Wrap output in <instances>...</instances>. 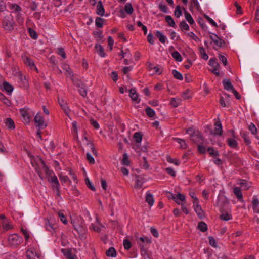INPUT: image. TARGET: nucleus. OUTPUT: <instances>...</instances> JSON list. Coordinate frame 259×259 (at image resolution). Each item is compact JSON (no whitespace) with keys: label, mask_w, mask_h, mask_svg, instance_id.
<instances>
[{"label":"nucleus","mask_w":259,"mask_h":259,"mask_svg":"<svg viewBox=\"0 0 259 259\" xmlns=\"http://www.w3.org/2000/svg\"><path fill=\"white\" fill-rule=\"evenodd\" d=\"M22 237L17 234H11L8 237V241L9 244L13 247H17L23 242Z\"/></svg>","instance_id":"obj_1"},{"label":"nucleus","mask_w":259,"mask_h":259,"mask_svg":"<svg viewBox=\"0 0 259 259\" xmlns=\"http://www.w3.org/2000/svg\"><path fill=\"white\" fill-rule=\"evenodd\" d=\"M15 22L13 19L9 16L4 17L2 21L3 27L6 30L11 31L14 29V25Z\"/></svg>","instance_id":"obj_2"},{"label":"nucleus","mask_w":259,"mask_h":259,"mask_svg":"<svg viewBox=\"0 0 259 259\" xmlns=\"http://www.w3.org/2000/svg\"><path fill=\"white\" fill-rule=\"evenodd\" d=\"M209 65L213 68L210 71L219 76L220 75V72H219L220 64L216 61V59L215 58H211L209 61Z\"/></svg>","instance_id":"obj_3"},{"label":"nucleus","mask_w":259,"mask_h":259,"mask_svg":"<svg viewBox=\"0 0 259 259\" xmlns=\"http://www.w3.org/2000/svg\"><path fill=\"white\" fill-rule=\"evenodd\" d=\"M48 181L52 183L53 189L56 191L57 195H60V184L57 177L55 175L51 176L48 179Z\"/></svg>","instance_id":"obj_4"},{"label":"nucleus","mask_w":259,"mask_h":259,"mask_svg":"<svg viewBox=\"0 0 259 259\" xmlns=\"http://www.w3.org/2000/svg\"><path fill=\"white\" fill-rule=\"evenodd\" d=\"M22 58L23 59L24 64L29 67L31 70H36L38 72L37 68H36L33 60L31 59L29 57L26 55H22Z\"/></svg>","instance_id":"obj_5"},{"label":"nucleus","mask_w":259,"mask_h":259,"mask_svg":"<svg viewBox=\"0 0 259 259\" xmlns=\"http://www.w3.org/2000/svg\"><path fill=\"white\" fill-rule=\"evenodd\" d=\"M210 38L217 46L220 48L222 47L225 44V42L223 39L220 38L214 33H210Z\"/></svg>","instance_id":"obj_6"},{"label":"nucleus","mask_w":259,"mask_h":259,"mask_svg":"<svg viewBox=\"0 0 259 259\" xmlns=\"http://www.w3.org/2000/svg\"><path fill=\"white\" fill-rule=\"evenodd\" d=\"M34 121L36 126L39 127V128H44L47 126L43 117L39 113L35 115Z\"/></svg>","instance_id":"obj_7"},{"label":"nucleus","mask_w":259,"mask_h":259,"mask_svg":"<svg viewBox=\"0 0 259 259\" xmlns=\"http://www.w3.org/2000/svg\"><path fill=\"white\" fill-rule=\"evenodd\" d=\"M215 128L214 132L212 133L213 135H218L221 136L223 134V127L220 120L218 119V120L215 121L214 124Z\"/></svg>","instance_id":"obj_8"},{"label":"nucleus","mask_w":259,"mask_h":259,"mask_svg":"<svg viewBox=\"0 0 259 259\" xmlns=\"http://www.w3.org/2000/svg\"><path fill=\"white\" fill-rule=\"evenodd\" d=\"M191 140L195 143H202L203 141V137L202 134L197 132H194L191 135Z\"/></svg>","instance_id":"obj_9"},{"label":"nucleus","mask_w":259,"mask_h":259,"mask_svg":"<svg viewBox=\"0 0 259 259\" xmlns=\"http://www.w3.org/2000/svg\"><path fill=\"white\" fill-rule=\"evenodd\" d=\"M26 257L27 259H40L39 254L32 249H28L26 251Z\"/></svg>","instance_id":"obj_10"},{"label":"nucleus","mask_w":259,"mask_h":259,"mask_svg":"<svg viewBox=\"0 0 259 259\" xmlns=\"http://www.w3.org/2000/svg\"><path fill=\"white\" fill-rule=\"evenodd\" d=\"M144 183V178L139 175H136L135 180V184L134 187L135 189H140L142 188L143 184Z\"/></svg>","instance_id":"obj_11"},{"label":"nucleus","mask_w":259,"mask_h":259,"mask_svg":"<svg viewBox=\"0 0 259 259\" xmlns=\"http://www.w3.org/2000/svg\"><path fill=\"white\" fill-rule=\"evenodd\" d=\"M194 210L199 218L202 219L204 217V212L201 206L198 204V202H193Z\"/></svg>","instance_id":"obj_12"},{"label":"nucleus","mask_w":259,"mask_h":259,"mask_svg":"<svg viewBox=\"0 0 259 259\" xmlns=\"http://www.w3.org/2000/svg\"><path fill=\"white\" fill-rule=\"evenodd\" d=\"M71 223L73 225L74 229L78 233H84L85 230L82 225L80 224L78 222H75V221H72Z\"/></svg>","instance_id":"obj_13"},{"label":"nucleus","mask_w":259,"mask_h":259,"mask_svg":"<svg viewBox=\"0 0 259 259\" xmlns=\"http://www.w3.org/2000/svg\"><path fill=\"white\" fill-rule=\"evenodd\" d=\"M58 103L62 109L64 110L65 113L68 115L70 110L66 102L62 99H58Z\"/></svg>","instance_id":"obj_14"},{"label":"nucleus","mask_w":259,"mask_h":259,"mask_svg":"<svg viewBox=\"0 0 259 259\" xmlns=\"http://www.w3.org/2000/svg\"><path fill=\"white\" fill-rule=\"evenodd\" d=\"M18 79L21 85L25 88H27L29 86L28 81L26 79L25 76L22 74L20 73L18 74Z\"/></svg>","instance_id":"obj_15"},{"label":"nucleus","mask_w":259,"mask_h":259,"mask_svg":"<svg viewBox=\"0 0 259 259\" xmlns=\"http://www.w3.org/2000/svg\"><path fill=\"white\" fill-rule=\"evenodd\" d=\"M130 96L133 101L139 103L140 100L139 99V96L135 89H132L129 91Z\"/></svg>","instance_id":"obj_16"},{"label":"nucleus","mask_w":259,"mask_h":259,"mask_svg":"<svg viewBox=\"0 0 259 259\" xmlns=\"http://www.w3.org/2000/svg\"><path fill=\"white\" fill-rule=\"evenodd\" d=\"M97 14L103 16L104 15L105 13V9L104 8V6L102 4V2L101 1H99L98 3L97 6V10H96Z\"/></svg>","instance_id":"obj_17"},{"label":"nucleus","mask_w":259,"mask_h":259,"mask_svg":"<svg viewBox=\"0 0 259 259\" xmlns=\"http://www.w3.org/2000/svg\"><path fill=\"white\" fill-rule=\"evenodd\" d=\"M248 134V133L246 131H240V136L243 139L245 143L247 145H249L251 143Z\"/></svg>","instance_id":"obj_18"},{"label":"nucleus","mask_w":259,"mask_h":259,"mask_svg":"<svg viewBox=\"0 0 259 259\" xmlns=\"http://www.w3.org/2000/svg\"><path fill=\"white\" fill-rule=\"evenodd\" d=\"M222 83L224 89L226 90L232 91L234 88L228 79H224L222 81Z\"/></svg>","instance_id":"obj_19"},{"label":"nucleus","mask_w":259,"mask_h":259,"mask_svg":"<svg viewBox=\"0 0 259 259\" xmlns=\"http://www.w3.org/2000/svg\"><path fill=\"white\" fill-rule=\"evenodd\" d=\"M6 126L9 130H13L15 128V125L14 121L11 118H7L5 121Z\"/></svg>","instance_id":"obj_20"},{"label":"nucleus","mask_w":259,"mask_h":259,"mask_svg":"<svg viewBox=\"0 0 259 259\" xmlns=\"http://www.w3.org/2000/svg\"><path fill=\"white\" fill-rule=\"evenodd\" d=\"M234 193L236 196L238 200L240 202H244L243 196L241 190L239 187H235L234 189Z\"/></svg>","instance_id":"obj_21"},{"label":"nucleus","mask_w":259,"mask_h":259,"mask_svg":"<svg viewBox=\"0 0 259 259\" xmlns=\"http://www.w3.org/2000/svg\"><path fill=\"white\" fill-rule=\"evenodd\" d=\"M20 112L22 116L26 121H29L30 116L29 115L28 109L25 108L21 109L20 110Z\"/></svg>","instance_id":"obj_22"},{"label":"nucleus","mask_w":259,"mask_h":259,"mask_svg":"<svg viewBox=\"0 0 259 259\" xmlns=\"http://www.w3.org/2000/svg\"><path fill=\"white\" fill-rule=\"evenodd\" d=\"M3 89L9 94H11L14 90L13 87L7 81L3 82Z\"/></svg>","instance_id":"obj_23"},{"label":"nucleus","mask_w":259,"mask_h":259,"mask_svg":"<svg viewBox=\"0 0 259 259\" xmlns=\"http://www.w3.org/2000/svg\"><path fill=\"white\" fill-rule=\"evenodd\" d=\"M183 10L184 11V15L187 21L189 23L190 25H193L194 24V20H193L191 14L187 11L185 8H183Z\"/></svg>","instance_id":"obj_24"},{"label":"nucleus","mask_w":259,"mask_h":259,"mask_svg":"<svg viewBox=\"0 0 259 259\" xmlns=\"http://www.w3.org/2000/svg\"><path fill=\"white\" fill-rule=\"evenodd\" d=\"M95 48L96 51H97L98 54L101 57H104L105 56L104 49L101 45H100L99 44H97L95 45Z\"/></svg>","instance_id":"obj_25"},{"label":"nucleus","mask_w":259,"mask_h":259,"mask_svg":"<svg viewBox=\"0 0 259 259\" xmlns=\"http://www.w3.org/2000/svg\"><path fill=\"white\" fill-rule=\"evenodd\" d=\"M106 254L109 257H116L117 255L116 250L114 247H111L106 251Z\"/></svg>","instance_id":"obj_26"},{"label":"nucleus","mask_w":259,"mask_h":259,"mask_svg":"<svg viewBox=\"0 0 259 259\" xmlns=\"http://www.w3.org/2000/svg\"><path fill=\"white\" fill-rule=\"evenodd\" d=\"M61 252L66 256L67 259H74L71 251L69 249H62Z\"/></svg>","instance_id":"obj_27"},{"label":"nucleus","mask_w":259,"mask_h":259,"mask_svg":"<svg viewBox=\"0 0 259 259\" xmlns=\"http://www.w3.org/2000/svg\"><path fill=\"white\" fill-rule=\"evenodd\" d=\"M155 35L161 43L164 44L165 42L166 38L160 31L157 30L155 32Z\"/></svg>","instance_id":"obj_28"},{"label":"nucleus","mask_w":259,"mask_h":259,"mask_svg":"<svg viewBox=\"0 0 259 259\" xmlns=\"http://www.w3.org/2000/svg\"><path fill=\"white\" fill-rule=\"evenodd\" d=\"M103 32L102 30L96 31L93 32V35L96 39L97 41H100L103 38V35L102 34Z\"/></svg>","instance_id":"obj_29"},{"label":"nucleus","mask_w":259,"mask_h":259,"mask_svg":"<svg viewBox=\"0 0 259 259\" xmlns=\"http://www.w3.org/2000/svg\"><path fill=\"white\" fill-rule=\"evenodd\" d=\"M165 19V21L167 23V24H168V25L169 26L172 27H176L175 22L171 16H169V15L166 16Z\"/></svg>","instance_id":"obj_30"},{"label":"nucleus","mask_w":259,"mask_h":259,"mask_svg":"<svg viewBox=\"0 0 259 259\" xmlns=\"http://www.w3.org/2000/svg\"><path fill=\"white\" fill-rule=\"evenodd\" d=\"M73 77V75L72 74L71 79L72 81V83H73V85H74L78 88L81 87V86H83L84 84L83 83V82H82L81 80H80L77 78H74Z\"/></svg>","instance_id":"obj_31"},{"label":"nucleus","mask_w":259,"mask_h":259,"mask_svg":"<svg viewBox=\"0 0 259 259\" xmlns=\"http://www.w3.org/2000/svg\"><path fill=\"white\" fill-rule=\"evenodd\" d=\"M198 229L202 232H205L207 230V225L204 222L198 223Z\"/></svg>","instance_id":"obj_32"},{"label":"nucleus","mask_w":259,"mask_h":259,"mask_svg":"<svg viewBox=\"0 0 259 259\" xmlns=\"http://www.w3.org/2000/svg\"><path fill=\"white\" fill-rule=\"evenodd\" d=\"M228 145L232 148H235L238 146V143L236 140L232 138H228L227 139Z\"/></svg>","instance_id":"obj_33"},{"label":"nucleus","mask_w":259,"mask_h":259,"mask_svg":"<svg viewBox=\"0 0 259 259\" xmlns=\"http://www.w3.org/2000/svg\"><path fill=\"white\" fill-rule=\"evenodd\" d=\"M146 201L148 203L150 206L153 205L154 200L153 195L150 193H147L146 196Z\"/></svg>","instance_id":"obj_34"},{"label":"nucleus","mask_w":259,"mask_h":259,"mask_svg":"<svg viewBox=\"0 0 259 259\" xmlns=\"http://www.w3.org/2000/svg\"><path fill=\"white\" fill-rule=\"evenodd\" d=\"M145 112L147 116L150 118L153 117L155 115L154 110L150 107L146 108Z\"/></svg>","instance_id":"obj_35"},{"label":"nucleus","mask_w":259,"mask_h":259,"mask_svg":"<svg viewBox=\"0 0 259 259\" xmlns=\"http://www.w3.org/2000/svg\"><path fill=\"white\" fill-rule=\"evenodd\" d=\"M207 151L211 156L217 157L220 155L219 151L214 150L213 147L208 148Z\"/></svg>","instance_id":"obj_36"},{"label":"nucleus","mask_w":259,"mask_h":259,"mask_svg":"<svg viewBox=\"0 0 259 259\" xmlns=\"http://www.w3.org/2000/svg\"><path fill=\"white\" fill-rule=\"evenodd\" d=\"M105 20L101 17H97L95 20V24L98 28H102Z\"/></svg>","instance_id":"obj_37"},{"label":"nucleus","mask_w":259,"mask_h":259,"mask_svg":"<svg viewBox=\"0 0 259 259\" xmlns=\"http://www.w3.org/2000/svg\"><path fill=\"white\" fill-rule=\"evenodd\" d=\"M238 184L240 185L241 187L244 190H247L249 187V186H248L247 184V181L245 180L239 179Z\"/></svg>","instance_id":"obj_38"},{"label":"nucleus","mask_w":259,"mask_h":259,"mask_svg":"<svg viewBox=\"0 0 259 259\" xmlns=\"http://www.w3.org/2000/svg\"><path fill=\"white\" fill-rule=\"evenodd\" d=\"M171 56L175 59L176 61L181 62L182 61V57L180 54L177 51L172 53Z\"/></svg>","instance_id":"obj_39"},{"label":"nucleus","mask_w":259,"mask_h":259,"mask_svg":"<svg viewBox=\"0 0 259 259\" xmlns=\"http://www.w3.org/2000/svg\"><path fill=\"white\" fill-rule=\"evenodd\" d=\"M199 52L200 53L201 57L205 60H207L208 59V56L205 52V50L202 47H199Z\"/></svg>","instance_id":"obj_40"},{"label":"nucleus","mask_w":259,"mask_h":259,"mask_svg":"<svg viewBox=\"0 0 259 259\" xmlns=\"http://www.w3.org/2000/svg\"><path fill=\"white\" fill-rule=\"evenodd\" d=\"M124 10L128 14H132L134 12V9L131 3H127L124 6Z\"/></svg>","instance_id":"obj_41"},{"label":"nucleus","mask_w":259,"mask_h":259,"mask_svg":"<svg viewBox=\"0 0 259 259\" xmlns=\"http://www.w3.org/2000/svg\"><path fill=\"white\" fill-rule=\"evenodd\" d=\"M133 138L137 143H140L142 140V134L141 132L134 133Z\"/></svg>","instance_id":"obj_42"},{"label":"nucleus","mask_w":259,"mask_h":259,"mask_svg":"<svg viewBox=\"0 0 259 259\" xmlns=\"http://www.w3.org/2000/svg\"><path fill=\"white\" fill-rule=\"evenodd\" d=\"M46 229L49 231L54 230L55 229V224L52 223L49 220H47L45 224Z\"/></svg>","instance_id":"obj_43"},{"label":"nucleus","mask_w":259,"mask_h":259,"mask_svg":"<svg viewBox=\"0 0 259 259\" xmlns=\"http://www.w3.org/2000/svg\"><path fill=\"white\" fill-rule=\"evenodd\" d=\"M121 163L122 165L126 166L130 165V161L128 159V156L126 153L123 154Z\"/></svg>","instance_id":"obj_44"},{"label":"nucleus","mask_w":259,"mask_h":259,"mask_svg":"<svg viewBox=\"0 0 259 259\" xmlns=\"http://www.w3.org/2000/svg\"><path fill=\"white\" fill-rule=\"evenodd\" d=\"M172 74L175 78L180 80H183V77L182 74L177 70L175 69L173 70L172 71Z\"/></svg>","instance_id":"obj_45"},{"label":"nucleus","mask_w":259,"mask_h":259,"mask_svg":"<svg viewBox=\"0 0 259 259\" xmlns=\"http://www.w3.org/2000/svg\"><path fill=\"white\" fill-rule=\"evenodd\" d=\"M2 226L5 231H8L13 228L12 226L6 221H3L2 222Z\"/></svg>","instance_id":"obj_46"},{"label":"nucleus","mask_w":259,"mask_h":259,"mask_svg":"<svg viewBox=\"0 0 259 259\" xmlns=\"http://www.w3.org/2000/svg\"><path fill=\"white\" fill-rule=\"evenodd\" d=\"M181 9V8L180 5H177L176 6L174 12V15L177 18H179L182 15V12Z\"/></svg>","instance_id":"obj_47"},{"label":"nucleus","mask_w":259,"mask_h":259,"mask_svg":"<svg viewBox=\"0 0 259 259\" xmlns=\"http://www.w3.org/2000/svg\"><path fill=\"white\" fill-rule=\"evenodd\" d=\"M176 140L180 144V147L181 148L186 149L187 148V144L186 143L185 140L177 138L176 139Z\"/></svg>","instance_id":"obj_48"},{"label":"nucleus","mask_w":259,"mask_h":259,"mask_svg":"<svg viewBox=\"0 0 259 259\" xmlns=\"http://www.w3.org/2000/svg\"><path fill=\"white\" fill-rule=\"evenodd\" d=\"M248 128L253 135L257 134V129L256 127L254 124H253V123H250V124L248 126Z\"/></svg>","instance_id":"obj_49"},{"label":"nucleus","mask_w":259,"mask_h":259,"mask_svg":"<svg viewBox=\"0 0 259 259\" xmlns=\"http://www.w3.org/2000/svg\"><path fill=\"white\" fill-rule=\"evenodd\" d=\"M179 26L182 30L188 31L189 30V26L185 21L180 22Z\"/></svg>","instance_id":"obj_50"},{"label":"nucleus","mask_w":259,"mask_h":259,"mask_svg":"<svg viewBox=\"0 0 259 259\" xmlns=\"http://www.w3.org/2000/svg\"><path fill=\"white\" fill-rule=\"evenodd\" d=\"M40 161L41 162V164L42 165V169H44L45 172L46 173V174L47 175H50V171L49 169V168L48 167V166L46 165L45 162L44 161V160L42 159H40Z\"/></svg>","instance_id":"obj_51"},{"label":"nucleus","mask_w":259,"mask_h":259,"mask_svg":"<svg viewBox=\"0 0 259 259\" xmlns=\"http://www.w3.org/2000/svg\"><path fill=\"white\" fill-rule=\"evenodd\" d=\"M50 63L52 65V67L55 69L57 66L58 61L56 59L55 57L52 56L49 58Z\"/></svg>","instance_id":"obj_52"},{"label":"nucleus","mask_w":259,"mask_h":259,"mask_svg":"<svg viewBox=\"0 0 259 259\" xmlns=\"http://www.w3.org/2000/svg\"><path fill=\"white\" fill-rule=\"evenodd\" d=\"M57 53L59 55L61 56L63 59L66 58V53L64 51V49L63 48L61 47V48H58Z\"/></svg>","instance_id":"obj_53"},{"label":"nucleus","mask_w":259,"mask_h":259,"mask_svg":"<svg viewBox=\"0 0 259 259\" xmlns=\"http://www.w3.org/2000/svg\"><path fill=\"white\" fill-rule=\"evenodd\" d=\"M21 231L24 236L26 242H27L30 237L29 232L23 227L21 228Z\"/></svg>","instance_id":"obj_54"},{"label":"nucleus","mask_w":259,"mask_h":259,"mask_svg":"<svg viewBox=\"0 0 259 259\" xmlns=\"http://www.w3.org/2000/svg\"><path fill=\"white\" fill-rule=\"evenodd\" d=\"M28 32H29L30 37L32 38H33L34 39H36L37 38L38 35H37L36 31L34 30H33L32 28H29Z\"/></svg>","instance_id":"obj_55"},{"label":"nucleus","mask_w":259,"mask_h":259,"mask_svg":"<svg viewBox=\"0 0 259 259\" xmlns=\"http://www.w3.org/2000/svg\"><path fill=\"white\" fill-rule=\"evenodd\" d=\"M85 183L87 187L90 188L91 190L95 191L96 190V189L95 187L93 185L91 181H90L89 179L88 178H86L85 179Z\"/></svg>","instance_id":"obj_56"},{"label":"nucleus","mask_w":259,"mask_h":259,"mask_svg":"<svg viewBox=\"0 0 259 259\" xmlns=\"http://www.w3.org/2000/svg\"><path fill=\"white\" fill-rule=\"evenodd\" d=\"M67 171L68 172L69 174L71 176V177L72 179L73 180V181L75 182H77V176H76L74 171L72 169H71V168H68Z\"/></svg>","instance_id":"obj_57"},{"label":"nucleus","mask_w":259,"mask_h":259,"mask_svg":"<svg viewBox=\"0 0 259 259\" xmlns=\"http://www.w3.org/2000/svg\"><path fill=\"white\" fill-rule=\"evenodd\" d=\"M78 91L80 95L83 97H85L87 96V91L86 89L85 88L84 84L83 85V86H81V87L78 88Z\"/></svg>","instance_id":"obj_58"},{"label":"nucleus","mask_w":259,"mask_h":259,"mask_svg":"<svg viewBox=\"0 0 259 259\" xmlns=\"http://www.w3.org/2000/svg\"><path fill=\"white\" fill-rule=\"evenodd\" d=\"M123 245L125 250H129L131 248V242L128 239H124L123 240Z\"/></svg>","instance_id":"obj_59"},{"label":"nucleus","mask_w":259,"mask_h":259,"mask_svg":"<svg viewBox=\"0 0 259 259\" xmlns=\"http://www.w3.org/2000/svg\"><path fill=\"white\" fill-rule=\"evenodd\" d=\"M58 217H59L60 220L64 224H66L68 222L66 217L64 215V214L61 212L59 211L58 212Z\"/></svg>","instance_id":"obj_60"},{"label":"nucleus","mask_w":259,"mask_h":259,"mask_svg":"<svg viewBox=\"0 0 259 259\" xmlns=\"http://www.w3.org/2000/svg\"><path fill=\"white\" fill-rule=\"evenodd\" d=\"M198 22L200 26H201V28L204 30H206V29H207V26L204 23L203 19L199 17L198 19Z\"/></svg>","instance_id":"obj_61"},{"label":"nucleus","mask_w":259,"mask_h":259,"mask_svg":"<svg viewBox=\"0 0 259 259\" xmlns=\"http://www.w3.org/2000/svg\"><path fill=\"white\" fill-rule=\"evenodd\" d=\"M10 8L11 9L14 10L15 12H20L22 10L21 7L16 4H12Z\"/></svg>","instance_id":"obj_62"},{"label":"nucleus","mask_w":259,"mask_h":259,"mask_svg":"<svg viewBox=\"0 0 259 259\" xmlns=\"http://www.w3.org/2000/svg\"><path fill=\"white\" fill-rule=\"evenodd\" d=\"M7 9L6 2L4 0H0V12H3Z\"/></svg>","instance_id":"obj_63"},{"label":"nucleus","mask_w":259,"mask_h":259,"mask_svg":"<svg viewBox=\"0 0 259 259\" xmlns=\"http://www.w3.org/2000/svg\"><path fill=\"white\" fill-rule=\"evenodd\" d=\"M220 217L221 220L226 221L231 219V215H229L228 213H222Z\"/></svg>","instance_id":"obj_64"}]
</instances>
